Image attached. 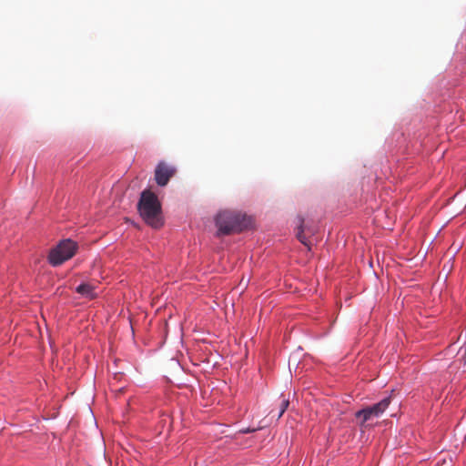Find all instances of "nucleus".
<instances>
[{
    "mask_svg": "<svg viewBox=\"0 0 466 466\" xmlns=\"http://www.w3.org/2000/svg\"><path fill=\"white\" fill-rule=\"evenodd\" d=\"M218 236L240 232L251 224L250 218L235 210L220 211L215 218Z\"/></svg>",
    "mask_w": 466,
    "mask_h": 466,
    "instance_id": "obj_1",
    "label": "nucleus"
},
{
    "mask_svg": "<svg viewBox=\"0 0 466 466\" xmlns=\"http://www.w3.org/2000/svg\"><path fill=\"white\" fill-rule=\"evenodd\" d=\"M137 208L143 219L153 228H160L163 225L161 204L157 195L150 190L141 193Z\"/></svg>",
    "mask_w": 466,
    "mask_h": 466,
    "instance_id": "obj_2",
    "label": "nucleus"
},
{
    "mask_svg": "<svg viewBox=\"0 0 466 466\" xmlns=\"http://www.w3.org/2000/svg\"><path fill=\"white\" fill-rule=\"evenodd\" d=\"M76 248V242L71 239H65L50 251L48 261L52 266H59L70 259L75 255Z\"/></svg>",
    "mask_w": 466,
    "mask_h": 466,
    "instance_id": "obj_3",
    "label": "nucleus"
},
{
    "mask_svg": "<svg viewBox=\"0 0 466 466\" xmlns=\"http://www.w3.org/2000/svg\"><path fill=\"white\" fill-rule=\"evenodd\" d=\"M390 403V398L386 397L381 400L380 402L373 404L371 406H368L359 411L356 412V419L359 420L360 425L364 426V424L373 419L380 417L389 407Z\"/></svg>",
    "mask_w": 466,
    "mask_h": 466,
    "instance_id": "obj_4",
    "label": "nucleus"
},
{
    "mask_svg": "<svg viewBox=\"0 0 466 466\" xmlns=\"http://www.w3.org/2000/svg\"><path fill=\"white\" fill-rule=\"evenodd\" d=\"M177 169L174 166L168 165L164 161H160L155 169V180L160 187H165L170 178L175 176Z\"/></svg>",
    "mask_w": 466,
    "mask_h": 466,
    "instance_id": "obj_5",
    "label": "nucleus"
},
{
    "mask_svg": "<svg viewBox=\"0 0 466 466\" xmlns=\"http://www.w3.org/2000/svg\"><path fill=\"white\" fill-rule=\"evenodd\" d=\"M96 286L91 283H82L76 288V291L83 298L93 299L96 298Z\"/></svg>",
    "mask_w": 466,
    "mask_h": 466,
    "instance_id": "obj_6",
    "label": "nucleus"
},
{
    "mask_svg": "<svg viewBox=\"0 0 466 466\" xmlns=\"http://www.w3.org/2000/svg\"><path fill=\"white\" fill-rule=\"evenodd\" d=\"M289 405V400L283 399L281 400V403L279 405V413L277 415L278 419H279L284 414V412L288 409Z\"/></svg>",
    "mask_w": 466,
    "mask_h": 466,
    "instance_id": "obj_7",
    "label": "nucleus"
},
{
    "mask_svg": "<svg viewBox=\"0 0 466 466\" xmlns=\"http://www.w3.org/2000/svg\"><path fill=\"white\" fill-rule=\"evenodd\" d=\"M302 231H303V230H302V225H301V226H300V230L298 232L297 237H298L299 240L302 244H304L305 246H308V247H309V243L306 241V238H305V237H304V235H303V232H302Z\"/></svg>",
    "mask_w": 466,
    "mask_h": 466,
    "instance_id": "obj_8",
    "label": "nucleus"
},
{
    "mask_svg": "<svg viewBox=\"0 0 466 466\" xmlns=\"http://www.w3.org/2000/svg\"><path fill=\"white\" fill-rule=\"evenodd\" d=\"M241 431L244 433H247V432H250L251 431L249 429H247V430H242Z\"/></svg>",
    "mask_w": 466,
    "mask_h": 466,
    "instance_id": "obj_9",
    "label": "nucleus"
}]
</instances>
